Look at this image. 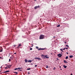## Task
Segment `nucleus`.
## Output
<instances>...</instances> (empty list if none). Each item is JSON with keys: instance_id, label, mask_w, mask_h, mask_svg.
Instances as JSON below:
<instances>
[{"instance_id": "5701e85b", "label": "nucleus", "mask_w": 75, "mask_h": 75, "mask_svg": "<svg viewBox=\"0 0 75 75\" xmlns=\"http://www.w3.org/2000/svg\"><path fill=\"white\" fill-rule=\"evenodd\" d=\"M14 73H15L16 74H18V73H17V72H14Z\"/></svg>"}, {"instance_id": "c85d7f7f", "label": "nucleus", "mask_w": 75, "mask_h": 75, "mask_svg": "<svg viewBox=\"0 0 75 75\" xmlns=\"http://www.w3.org/2000/svg\"><path fill=\"white\" fill-rule=\"evenodd\" d=\"M36 48L37 49H38V47H36Z\"/></svg>"}, {"instance_id": "2f4dec72", "label": "nucleus", "mask_w": 75, "mask_h": 75, "mask_svg": "<svg viewBox=\"0 0 75 75\" xmlns=\"http://www.w3.org/2000/svg\"><path fill=\"white\" fill-rule=\"evenodd\" d=\"M19 47L18 46L17 47V48H19Z\"/></svg>"}, {"instance_id": "a19ab883", "label": "nucleus", "mask_w": 75, "mask_h": 75, "mask_svg": "<svg viewBox=\"0 0 75 75\" xmlns=\"http://www.w3.org/2000/svg\"><path fill=\"white\" fill-rule=\"evenodd\" d=\"M57 59L58 60H59V59H58V58H57Z\"/></svg>"}, {"instance_id": "37998d69", "label": "nucleus", "mask_w": 75, "mask_h": 75, "mask_svg": "<svg viewBox=\"0 0 75 75\" xmlns=\"http://www.w3.org/2000/svg\"><path fill=\"white\" fill-rule=\"evenodd\" d=\"M51 55H52V53H51Z\"/></svg>"}, {"instance_id": "c756f323", "label": "nucleus", "mask_w": 75, "mask_h": 75, "mask_svg": "<svg viewBox=\"0 0 75 75\" xmlns=\"http://www.w3.org/2000/svg\"><path fill=\"white\" fill-rule=\"evenodd\" d=\"M37 59V57H35V59Z\"/></svg>"}, {"instance_id": "e433bc0d", "label": "nucleus", "mask_w": 75, "mask_h": 75, "mask_svg": "<svg viewBox=\"0 0 75 75\" xmlns=\"http://www.w3.org/2000/svg\"><path fill=\"white\" fill-rule=\"evenodd\" d=\"M53 38H55V36H54L53 37Z\"/></svg>"}, {"instance_id": "7c9ffc66", "label": "nucleus", "mask_w": 75, "mask_h": 75, "mask_svg": "<svg viewBox=\"0 0 75 75\" xmlns=\"http://www.w3.org/2000/svg\"><path fill=\"white\" fill-rule=\"evenodd\" d=\"M35 67H37V65H35Z\"/></svg>"}, {"instance_id": "a211bd4d", "label": "nucleus", "mask_w": 75, "mask_h": 75, "mask_svg": "<svg viewBox=\"0 0 75 75\" xmlns=\"http://www.w3.org/2000/svg\"><path fill=\"white\" fill-rule=\"evenodd\" d=\"M57 27H60V25H58L57 26Z\"/></svg>"}, {"instance_id": "9d476101", "label": "nucleus", "mask_w": 75, "mask_h": 75, "mask_svg": "<svg viewBox=\"0 0 75 75\" xmlns=\"http://www.w3.org/2000/svg\"><path fill=\"white\" fill-rule=\"evenodd\" d=\"M63 67L64 68H67V66H65V65H63Z\"/></svg>"}, {"instance_id": "2eb2a0df", "label": "nucleus", "mask_w": 75, "mask_h": 75, "mask_svg": "<svg viewBox=\"0 0 75 75\" xmlns=\"http://www.w3.org/2000/svg\"><path fill=\"white\" fill-rule=\"evenodd\" d=\"M70 58H72V57H73V55H71L70 56H69Z\"/></svg>"}, {"instance_id": "473e14b6", "label": "nucleus", "mask_w": 75, "mask_h": 75, "mask_svg": "<svg viewBox=\"0 0 75 75\" xmlns=\"http://www.w3.org/2000/svg\"><path fill=\"white\" fill-rule=\"evenodd\" d=\"M55 67H54V69H53L54 70L55 69Z\"/></svg>"}, {"instance_id": "58836bf2", "label": "nucleus", "mask_w": 75, "mask_h": 75, "mask_svg": "<svg viewBox=\"0 0 75 75\" xmlns=\"http://www.w3.org/2000/svg\"><path fill=\"white\" fill-rule=\"evenodd\" d=\"M28 74H30V72H28Z\"/></svg>"}, {"instance_id": "de8ad7c7", "label": "nucleus", "mask_w": 75, "mask_h": 75, "mask_svg": "<svg viewBox=\"0 0 75 75\" xmlns=\"http://www.w3.org/2000/svg\"><path fill=\"white\" fill-rule=\"evenodd\" d=\"M32 61H34V60H32Z\"/></svg>"}, {"instance_id": "8fccbe9b", "label": "nucleus", "mask_w": 75, "mask_h": 75, "mask_svg": "<svg viewBox=\"0 0 75 75\" xmlns=\"http://www.w3.org/2000/svg\"><path fill=\"white\" fill-rule=\"evenodd\" d=\"M60 68H61V67H60Z\"/></svg>"}, {"instance_id": "4c0bfd02", "label": "nucleus", "mask_w": 75, "mask_h": 75, "mask_svg": "<svg viewBox=\"0 0 75 75\" xmlns=\"http://www.w3.org/2000/svg\"><path fill=\"white\" fill-rule=\"evenodd\" d=\"M10 58H12V57H10Z\"/></svg>"}, {"instance_id": "ea45409f", "label": "nucleus", "mask_w": 75, "mask_h": 75, "mask_svg": "<svg viewBox=\"0 0 75 75\" xmlns=\"http://www.w3.org/2000/svg\"><path fill=\"white\" fill-rule=\"evenodd\" d=\"M14 54H16V53H14Z\"/></svg>"}, {"instance_id": "0eeeda50", "label": "nucleus", "mask_w": 75, "mask_h": 75, "mask_svg": "<svg viewBox=\"0 0 75 75\" xmlns=\"http://www.w3.org/2000/svg\"><path fill=\"white\" fill-rule=\"evenodd\" d=\"M45 58H49V57L47 55H45Z\"/></svg>"}, {"instance_id": "f8f14e48", "label": "nucleus", "mask_w": 75, "mask_h": 75, "mask_svg": "<svg viewBox=\"0 0 75 75\" xmlns=\"http://www.w3.org/2000/svg\"><path fill=\"white\" fill-rule=\"evenodd\" d=\"M32 62V60H29L28 61V62Z\"/></svg>"}, {"instance_id": "6ab92c4d", "label": "nucleus", "mask_w": 75, "mask_h": 75, "mask_svg": "<svg viewBox=\"0 0 75 75\" xmlns=\"http://www.w3.org/2000/svg\"><path fill=\"white\" fill-rule=\"evenodd\" d=\"M18 46L19 47H21V44H20Z\"/></svg>"}, {"instance_id": "4468645a", "label": "nucleus", "mask_w": 75, "mask_h": 75, "mask_svg": "<svg viewBox=\"0 0 75 75\" xmlns=\"http://www.w3.org/2000/svg\"><path fill=\"white\" fill-rule=\"evenodd\" d=\"M64 63H67V61H66V60H64Z\"/></svg>"}, {"instance_id": "dca6fc26", "label": "nucleus", "mask_w": 75, "mask_h": 75, "mask_svg": "<svg viewBox=\"0 0 75 75\" xmlns=\"http://www.w3.org/2000/svg\"><path fill=\"white\" fill-rule=\"evenodd\" d=\"M60 50H61V51L62 52H64V51H63V50H63L62 49H60Z\"/></svg>"}, {"instance_id": "9b49d317", "label": "nucleus", "mask_w": 75, "mask_h": 75, "mask_svg": "<svg viewBox=\"0 0 75 75\" xmlns=\"http://www.w3.org/2000/svg\"><path fill=\"white\" fill-rule=\"evenodd\" d=\"M37 59H38V60H39V61H40V60H41V58H40L39 57H37Z\"/></svg>"}, {"instance_id": "b1692460", "label": "nucleus", "mask_w": 75, "mask_h": 75, "mask_svg": "<svg viewBox=\"0 0 75 75\" xmlns=\"http://www.w3.org/2000/svg\"><path fill=\"white\" fill-rule=\"evenodd\" d=\"M46 68H48V66L47 65V66L46 67Z\"/></svg>"}, {"instance_id": "1a4fd4ad", "label": "nucleus", "mask_w": 75, "mask_h": 75, "mask_svg": "<svg viewBox=\"0 0 75 75\" xmlns=\"http://www.w3.org/2000/svg\"><path fill=\"white\" fill-rule=\"evenodd\" d=\"M10 71H6L4 72V73H7V72H9Z\"/></svg>"}, {"instance_id": "423d86ee", "label": "nucleus", "mask_w": 75, "mask_h": 75, "mask_svg": "<svg viewBox=\"0 0 75 75\" xmlns=\"http://www.w3.org/2000/svg\"><path fill=\"white\" fill-rule=\"evenodd\" d=\"M12 66V65H8L7 66H6L7 67H8V68H10Z\"/></svg>"}, {"instance_id": "a878e982", "label": "nucleus", "mask_w": 75, "mask_h": 75, "mask_svg": "<svg viewBox=\"0 0 75 75\" xmlns=\"http://www.w3.org/2000/svg\"><path fill=\"white\" fill-rule=\"evenodd\" d=\"M11 61V59H9V62H10Z\"/></svg>"}, {"instance_id": "09e8293b", "label": "nucleus", "mask_w": 75, "mask_h": 75, "mask_svg": "<svg viewBox=\"0 0 75 75\" xmlns=\"http://www.w3.org/2000/svg\"><path fill=\"white\" fill-rule=\"evenodd\" d=\"M35 1H36V0H35Z\"/></svg>"}, {"instance_id": "c9c22d12", "label": "nucleus", "mask_w": 75, "mask_h": 75, "mask_svg": "<svg viewBox=\"0 0 75 75\" xmlns=\"http://www.w3.org/2000/svg\"><path fill=\"white\" fill-rule=\"evenodd\" d=\"M65 44H66V43H67V42H64Z\"/></svg>"}, {"instance_id": "79ce46f5", "label": "nucleus", "mask_w": 75, "mask_h": 75, "mask_svg": "<svg viewBox=\"0 0 75 75\" xmlns=\"http://www.w3.org/2000/svg\"><path fill=\"white\" fill-rule=\"evenodd\" d=\"M0 68H2V66H1Z\"/></svg>"}, {"instance_id": "4be33fe9", "label": "nucleus", "mask_w": 75, "mask_h": 75, "mask_svg": "<svg viewBox=\"0 0 75 75\" xmlns=\"http://www.w3.org/2000/svg\"><path fill=\"white\" fill-rule=\"evenodd\" d=\"M30 69H31L30 68L27 69V70H30Z\"/></svg>"}, {"instance_id": "f3484780", "label": "nucleus", "mask_w": 75, "mask_h": 75, "mask_svg": "<svg viewBox=\"0 0 75 75\" xmlns=\"http://www.w3.org/2000/svg\"><path fill=\"white\" fill-rule=\"evenodd\" d=\"M3 51V49H1L0 50V52H2Z\"/></svg>"}, {"instance_id": "bb28decb", "label": "nucleus", "mask_w": 75, "mask_h": 75, "mask_svg": "<svg viewBox=\"0 0 75 75\" xmlns=\"http://www.w3.org/2000/svg\"><path fill=\"white\" fill-rule=\"evenodd\" d=\"M30 50H33V48H30Z\"/></svg>"}, {"instance_id": "6e6552de", "label": "nucleus", "mask_w": 75, "mask_h": 75, "mask_svg": "<svg viewBox=\"0 0 75 75\" xmlns=\"http://www.w3.org/2000/svg\"><path fill=\"white\" fill-rule=\"evenodd\" d=\"M21 69V68H18V69L19 71H20V69Z\"/></svg>"}, {"instance_id": "49530a36", "label": "nucleus", "mask_w": 75, "mask_h": 75, "mask_svg": "<svg viewBox=\"0 0 75 75\" xmlns=\"http://www.w3.org/2000/svg\"><path fill=\"white\" fill-rule=\"evenodd\" d=\"M5 65H7V64H5Z\"/></svg>"}, {"instance_id": "f704fd0d", "label": "nucleus", "mask_w": 75, "mask_h": 75, "mask_svg": "<svg viewBox=\"0 0 75 75\" xmlns=\"http://www.w3.org/2000/svg\"><path fill=\"white\" fill-rule=\"evenodd\" d=\"M65 49H66V50H68V48H65Z\"/></svg>"}, {"instance_id": "7ed1b4c3", "label": "nucleus", "mask_w": 75, "mask_h": 75, "mask_svg": "<svg viewBox=\"0 0 75 75\" xmlns=\"http://www.w3.org/2000/svg\"><path fill=\"white\" fill-rule=\"evenodd\" d=\"M57 56L59 57H62V54H57Z\"/></svg>"}, {"instance_id": "412c9836", "label": "nucleus", "mask_w": 75, "mask_h": 75, "mask_svg": "<svg viewBox=\"0 0 75 75\" xmlns=\"http://www.w3.org/2000/svg\"><path fill=\"white\" fill-rule=\"evenodd\" d=\"M68 56H67L66 57V59H68Z\"/></svg>"}, {"instance_id": "aec40b11", "label": "nucleus", "mask_w": 75, "mask_h": 75, "mask_svg": "<svg viewBox=\"0 0 75 75\" xmlns=\"http://www.w3.org/2000/svg\"><path fill=\"white\" fill-rule=\"evenodd\" d=\"M66 47H67V48H69V46L68 45H66Z\"/></svg>"}, {"instance_id": "f03ea898", "label": "nucleus", "mask_w": 75, "mask_h": 75, "mask_svg": "<svg viewBox=\"0 0 75 75\" xmlns=\"http://www.w3.org/2000/svg\"><path fill=\"white\" fill-rule=\"evenodd\" d=\"M41 56L42 58L45 59V55H44V54H41Z\"/></svg>"}, {"instance_id": "39448f33", "label": "nucleus", "mask_w": 75, "mask_h": 75, "mask_svg": "<svg viewBox=\"0 0 75 75\" xmlns=\"http://www.w3.org/2000/svg\"><path fill=\"white\" fill-rule=\"evenodd\" d=\"M40 7V6H36L35 7V9H37V8H39Z\"/></svg>"}, {"instance_id": "c03bdc74", "label": "nucleus", "mask_w": 75, "mask_h": 75, "mask_svg": "<svg viewBox=\"0 0 75 75\" xmlns=\"http://www.w3.org/2000/svg\"><path fill=\"white\" fill-rule=\"evenodd\" d=\"M67 54H68V52H67Z\"/></svg>"}, {"instance_id": "72a5a7b5", "label": "nucleus", "mask_w": 75, "mask_h": 75, "mask_svg": "<svg viewBox=\"0 0 75 75\" xmlns=\"http://www.w3.org/2000/svg\"><path fill=\"white\" fill-rule=\"evenodd\" d=\"M5 69H7V68H8L6 67H5Z\"/></svg>"}, {"instance_id": "cd10ccee", "label": "nucleus", "mask_w": 75, "mask_h": 75, "mask_svg": "<svg viewBox=\"0 0 75 75\" xmlns=\"http://www.w3.org/2000/svg\"><path fill=\"white\" fill-rule=\"evenodd\" d=\"M65 50V47L63 49V50Z\"/></svg>"}, {"instance_id": "20e7f679", "label": "nucleus", "mask_w": 75, "mask_h": 75, "mask_svg": "<svg viewBox=\"0 0 75 75\" xmlns=\"http://www.w3.org/2000/svg\"><path fill=\"white\" fill-rule=\"evenodd\" d=\"M45 50V48H39L38 49V50Z\"/></svg>"}, {"instance_id": "f257e3e1", "label": "nucleus", "mask_w": 75, "mask_h": 75, "mask_svg": "<svg viewBox=\"0 0 75 75\" xmlns=\"http://www.w3.org/2000/svg\"><path fill=\"white\" fill-rule=\"evenodd\" d=\"M44 36L43 35H41L40 36V39H44Z\"/></svg>"}, {"instance_id": "393cba45", "label": "nucleus", "mask_w": 75, "mask_h": 75, "mask_svg": "<svg viewBox=\"0 0 75 75\" xmlns=\"http://www.w3.org/2000/svg\"><path fill=\"white\" fill-rule=\"evenodd\" d=\"M17 69H18V68H16L14 69V70H17Z\"/></svg>"}, {"instance_id": "a18cd8bd", "label": "nucleus", "mask_w": 75, "mask_h": 75, "mask_svg": "<svg viewBox=\"0 0 75 75\" xmlns=\"http://www.w3.org/2000/svg\"><path fill=\"white\" fill-rule=\"evenodd\" d=\"M0 58H1V57H0Z\"/></svg>"}, {"instance_id": "ddd939ff", "label": "nucleus", "mask_w": 75, "mask_h": 75, "mask_svg": "<svg viewBox=\"0 0 75 75\" xmlns=\"http://www.w3.org/2000/svg\"><path fill=\"white\" fill-rule=\"evenodd\" d=\"M25 63L27 62H28V60H27L26 59H25Z\"/></svg>"}]
</instances>
